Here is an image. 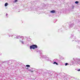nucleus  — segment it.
I'll list each match as a JSON object with an SVG mask.
<instances>
[{"instance_id":"obj_1","label":"nucleus","mask_w":80,"mask_h":80,"mask_svg":"<svg viewBox=\"0 0 80 80\" xmlns=\"http://www.w3.org/2000/svg\"><path fill=\"white\" fill-rule=\"evenodd\" d=\"M38 47L37 45H32L30 46V49H32H32H34L35 48H37Z\"/></svg>"},{"instance_id":"obj_2","label":"nucleus","mask_w":80,"mask_h":80,"mask_svg":"<svg viewBox=\"0 0 80 80\" xmlns=\"http://www.w3.org/2000/svg\"><path fill=\"white\" fill-rule=\"evenodd\" d=\"M50 13H55V11L54 10H52L50 11Z\"/></svg>"},{"instance_id":"obj_7","label":"nucleus","mask_w":80,"mask_h":80,"mask_svg":"<svg viewBox=\"0 0 80 80\" xmlns=\"http://www.w3.org/2000/svg\"><path fill=\"white\" fill-rule=\"evenodd\" d=\"M67 65H68V63H66L65 64V66H67Z\"/></svg>"},{"instance_id":"obj_8","label":"nucleus","mask_w":80,"mask_h":80,"mask_svg":"<svg viewBox=\"0 0 80 80\" xmlns=\"http://www.w3.org/2000/svg\"><path fill=\"white\" fill-rule=\"evenodd\" d=\"M17 0H15V1H14V3H16V2H17Z\"/></svg>"},{"instance_id":"obj_5","label":"nucleus","mask_w":80,"mask_h":80,"mask_svg":"<svg viewBox=\"0 0 80 80\" xmlns=\"http://www.w3.org/2000/svg\"><path fill=\"white\" fill-rule=\"evenodd\" d=\"M78 3V1H76L75 2V3H76V4H77V3Z\"/></svg>"},{"instance_id":"obj_9","label":"nucleus","mask_w":80,"mask_h":80,"mask_svg":"<svg viewBox=\"0 0 80 80\" xmlns=\"http://www.w3.org/2000/svg\"><path fill=\"white\" fill-rule=\"evenodd\" d=\"M78 72L80 71V69H78Z\"/></svg>"},{"instance_id":"obj_3","label":"nucleus","mask_w":80,"mask_h":80,"mask_svg":"<svg viewBox=\"0 0 80 80\" xmlns=\"http://www.w3.org/2000/svg\"><path fill=\"white\" fill-rule=\"evenodd\" d=\"M7 5H8V3L7 2H6L5 4V6L7 7Z\"/></svg>"},{"instance_id":"obj_10","label":"nucleus","mask_w":80,"mask_h":80,"mask_svg":"<svg viewBox=\"0 0 80 80\" xmlns=\"http://www.w3.org/2000/svg\"><path fill=\"white\" fill-rule=\"evenodd\" d=\"M22 43H23V42H22Z\"/></svg>"},{"instance_id":"obj_6","label":"nucleus","mask_w":80,"mask_h":80,"mask_svg":"<svg viewBox=\"0 0 80 80\" xmlns=\"http://www.w3.org/2000/svg\"><path fill=\"white\" fill-rule=\"evenodd\" d=\"M26 67H30V65H26Z\"/></svg>"},{"instance_id":"obj_11","label":"nucleus","mask_w":80,"mask_h":80,"mask_svg":"<svg viewBox=\"0 0 80 80\" xmlns=\"http://www.w3.org/2000/svg\"><path fill=\"white\" fill-rule=\"evenodd\" d=\"M31 72H33V71H32Z\"/></svg>"},{"instance_id":"obj_4","label":"nucleus","mask_w":80,"mask_h":80,"mask_svg":"<svg viewBox=\"0 0 80 80\" xmlns=\"http://www.w3.org/2000/svg\"><path fill=\"white\" fill-rule=\"evenodd\" d=\"M53 64H56V65H58V63H57V62H54L53 63Z\"/></svg>"}]
</instances>
